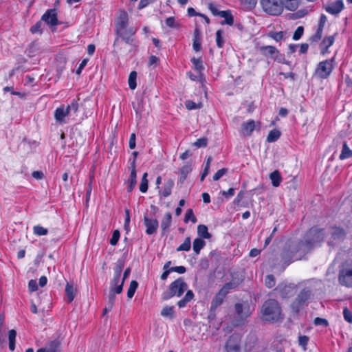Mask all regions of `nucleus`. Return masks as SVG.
I'll return each mask as SVG.
<instances>
[{"mask_svg": "<svg viewBox=\"0 0 352 352\" xmlns=\"http://www.w3.org/2000/svg\"><path fill=\"white\" fill-rule=\"evenodd\" d=\"M322 230L317 228H311L306 234L305 241L298 243H292L288 249H285L282 254V261L288 265L294 260L300 259L302 254L308 252L312 247L323 240Z\"/></svg>", "mask_w": 352, "mask_h": 352, "instance_id": "f257e3e1", "label": "nucleus"}, {"mask_svg": "<svg viewBox=\"0 0 352 352\" xmlns=\"http://www.w3.org/2000/svg\"><path fill=\"white\" fill-rule=\"evenodd\" d=\"M128 21V14L125 11H120L116 19V32L126 43H131L132 42L131 37L135 34L136 29L133 28H127Z\"/></svg>", "mask_w": 352, "mask_h": 352, "instance_id": "f03ea898", "label": "nucleus"}, {"mask_svg": "<svg viewBox=\"0 0 352 352\" xmlns=\"http://www.w3.org/2000/svg\"><path fill=\"white\" fill-rule=\"evenodd\" d=\"M263 319L269 322H276L283 318L281 309L277 301L269 300L265 302L261 309Z\"/></svg>", "mask_w": 352, "mask_h": 352, "instance_id": "7ed1b4c3", "label": "nucleus"}, {"mask_svg": "<svg viewBox=\"0 0 352 352\" xmlns=\"http://www.w3.org/2000/svg\"><path fill=\"white\" fill-rule=\"evenodd\" d=\"M263 10L271 16H279L284 10L282 0H260Z\"/></svg>", "mask_w": 352, "mask_h": 352, "instance_id": "20e7f679", "label": "nucleus"}, {"mask_svg": "<svg viewBox=\"0 0 352 352\" xmlns=\"http://www.w3.org/2000/svg\"><path fill=\"white\" fill-rule=\"evenodd\" d=\"M78 104L75 102H72L67 107L60 106L57 108L54 112L55 120L60 123L65 122V118L72 115V113H76L78 111Z\"/></svg>", "mask_w": 352, "mask_h": 352, "instance_id": "39448f33", "label": "nucleus"}, {"mask_svg": "<svg viewBox=\"0 0 352 352\" xmlns=\"http://www.w3.org/2000/svg\"><path fill=\"white\" fill-rule=\"evenodd\" d=\"M333 67V59L320 62L314 72V76L320 79H325L330 76Z\"/></svg>", "mask_w": 352, "mask_h": 352, "instance_id": "423d86ee", "label": "nucleus"}, {"mask_svg": "<svg viewBox=\"0 0 352 352\" xmlns=\"http://www.w3.org/2000/svg\"><path fill=\"white\" fill-rule=\"evenodd\" d=\"M339 283L346 287H352V261L344 263L339 272Z\"/></svg>", "mask_w": 352, "mask_h": 352, "instance_id": "0eeeda50", "label": "nucleus"}, {"mask_svg": "<svg viewBox=\"0 0 352 352\" xmlns=\"http://www.w3.org/2000/svg\"><path fill=\"white\" fill-rule=\"evenodd\" d=\"M123 265L119 263L114 269L113 278L111 282V292L116 294H120L122 291L124 280H120L121 272Z\"/></svg>", "mask_w": 352, "mask_h": 352, "instance_id": "6e6552de", "label": "nucleus"}, {"mask_svg": "<svg viewBox=\"0 0 352 352\" xmlns=\"http://www.w3.org/2000/svg\"><path fill=\"white\" fill-rule=\"evenodd\" d=\"M187 289V284L181 278L173 282L170 285L171 296H181L184 291Z\"/></svg>", "mask_w": 352, "mask_h": 352, "instance_id": "1a4fd4ad", "label": "nucleus"}, {"mask_svg": "<svg viewBox=\"0 0 352 352\" xmlns=\"http://www.w3.org/2000/svg\"><path fill=\"white\" fill-rule=\"evenodd\" d=\"M233 287L234 285L232 283L226 284L212 300V305L215 307L220 305L222 303L223 298L228 293L229 290Z\"/></svg>", "mask_w": 352, "mask_h": 352, "instance_id": "9d476101", "label": "nucleus"}, {"mask_svg": "<svg viewBox=\"0 0 352 352\" xmlns=\"http://www.w3.org/2000/svg\"><path fill=\"white\" fill-rule=\"evenodd\" d=\"M235 309L238 316L241 319L244 320L250 316L254 310V309L250 307L248 304H240L237 303L235 305Z\"/></svg>", "mask_w": 352, "mask_h": 352, "instance_id": "9b49d317", "label": "nucleus"}, {"mask_svg": "<svg viewBox=\"0 0 352 352\" xmlns=\"http://www.w3.org/2000/svg\"><path fill=\"white\" fill-rule=\"evenodd\" d=\"M129 169L131 170V173L129 175V178L128 179V192H131L134 187L136 185L137 181V174H136V166H135V159H134L131 163V166L129 167Z\"/></svg>", "mask_w": 352, "mask_h": 352, "instance_id": "f8f14e48", "label": "nucleus"}, {"mask_svg": "<svg viewBox=\"0 0 352 352\" xmlns=\"http://www.w3.org/2000/svg\"><path fill=\"white\" fill-rule=\"evenodd\" d=\"M144 224L146 226V233L148 235L156 232L159 226L158 221L156 219H151L147 217L144 218Z\"/></svg>", "mask_w": 352, "mask_h": 352, "instance_id": "ddd939ff", "label": "nucleus"}, {"mask_svg": "<svg viewBox=\"0 0 352 352\" xmlns=\"http://www.w3.org/2000/svg\"><path fill=\"white\" fill-rule=\"evenodd\" d=\"M310 292L307 290H304L298 295L296 300L292 304L293 309L297 312L300 307L309 298Z\"/></svg>", "mask_w": 352, "mask_h": 352, "instance_id": "4468645a", "label": "nucleus"}, {"mask_svg": "<svg viewBox=\"0 0 352 352\" xmlns=\"http://www.w3.org/2000/svg\"><path fill=\"white\" fill-rule=\"evenodd\" d=\"M42 19L50 25H56L58 23L57 14L55 10L47 11L42 16Z\"/></svg>", "mask_w": 352, "mask_h": 352, "instance_id": "2eb2a0df", "label": "nucleus"}, {"mask_svg": "<svg viewBox=\"0 0 352 352\" xmlns=\"http://www.w3.org/2000/svg\"><path fill=\"white\" fill-rule=\"evenodd\" d=\"M343 2L338 0L328 5L326 8V10L330 14H336L340 13L343 10Z\"/></svg>", "mask_w": 352, "mask_h": 352, "instance_id": "dca6fc26", "label": "nucleus"}, {"mask_svg": "<svg viewBox=\"0 0 352 352\" xmlns=\"http://www.w3.org/2000/svg\"><path fill=\"white\" fill-rule=\"evenodd\" d=\"M256 122L250 120L247 122H245L241 126V133L244 136H250L252 131L256 129Z\"/></svg>", "mask_w": 352, "mask_h": 352, "instance_id": "f3484780", "label": "nucleus"}, {"mask_svg": "<svg viewBox=\"0 0 352 352\" xmlns=\"http://www.w3.org/2000/svg\"><path fill=\"white\" fill-rule=\"evenodd\" d=\"M344 232L342 229L339 228H332L331 231V240L329 241V243L333 244L337 241L344 239Z\"/></svg>", "mask_w": 352, "mask_h": 352, "instance_id": "a211bd4d", "label": "nucleus"}, {"mask_svg": "<svg viewBox=\"0 0 352 352\" xmlns=\"http://www.w3.org/2000/svg\"><path fill=\"white\" fill-rule=\"evenodd\" d=\"M282 2H283V7L287 10L295 11L298 8L301 0H282Z\"/></svg>", "mask_w": 352, "mask_h": 352, "instance_id": "6ab92c4d", "label": "nucleus"}, {"mask_svg": "<svg viewBox=\"0 0 352 352\" xmlns=\"http://www.w3.org/2000/svg\"><path fill=\"white\" fill-rule=\"evenodd\" d=\"M334 41L335 37L333 35L327 36L323 39L320 45L321 52L323 54H324L327 52L328 48L333 44Z\"/></svg>", "mask_w": 352, "mask_h": 352, "instance_id": "aec40b11", "label": "nucleus"}, {"mask_svg": "<svg viewBox=\"0 0 352 352\" xmlns=\"http://www.w3.org/2000/svg\"><path fill=\"white\" fill-rule=\"evenodd\" d=\"M226 352H240V346L237 342L230 338L225 346Z\"/></svg>", "mask_w": 352, "mask_h": 352, "instance_id": "412c9836", "label": "nucleus"}, {"mask_svg": "<svg viewBox=\"0 0 352 352\" xmlns=\"http://www.w3.org/2000/svg\"><path fill=\"white\" fill-rule=\"evenodd\" d=\"M173 186H174L173 180L168 179L164 184L163 189L161 191H160V195L162 196H163L164 197H168L171 194L172 189H173Z\"/></svg>", "mask_w": 352, "mask_h": 352, "instance_id": "4be33fe9", "label": "nucleus"}, {"mask_svg": "<svg viewBox=\"0 0 352 352\" xmlns=\"http://www.w3.org/2000/svg\"><path fill=\"white\" fill-rule=\"evenodd\" d=\"M352 157V150L350 149L346 142H343L341 153L339 156L340 160H344Z\"/></svg>", "mask_w": 352, "mask_h": 352, "instance_id": "5701e85b", "label": "nucleus"}, {"mask_svg": "<svg viewBox=\"0 0 352 352\" xmlns=\"http://www.w3.org/2000/svg\"><path fill=\"white\" fill-rule=\"evenodd\" d=\"M219 16L224 18V21L221 23V25L227 24L232 25L234 23L233 16L229 10L221 11L219 13Z\"/></svg>", "mask_w": 352, "mask_h": 352, "instance_id": "b1692460", "label": "nucleus"}, {"mask_svg": "<svg viewBox=\"0 0 352 352\" xmlns=\"http://www.w3.org/2000/svg\"><path fill=\"white\" fill-rule=\"evenodd\" d=\"M270 178L272 181V186L278 187L282 182V177L278 170H276L270 173Z\"/></svg>", "mask_w": 352, "mask_h": 352, "instance_id": "393cba45", "label": "nucleus"}, {"mask_svg": "<svg viewBox=\"0 0 352 352\" xmlns=\"http://www.w3.org/2000/svg\"><path fill=\"white\" fill-rule=\"evenodd\" d=\"M279 290L283 297L290 296L296 292V289L294 285H285L282 288L280 287Z\"/></svg>", "mask_w": 352, "mask_h": 352, "instance_id": "a878e982", "label": "nucleus"}, {"mask_svg": "<svg viewBox=\"0 0 352 352\" xmlns=\"http://www.w3.org/2000/svg\"><path fill=\"white\" fill-rule=\"evenodd\" d=\"M194 294L191 290L187 291L185 296L178 301L177 305L179 308L186 307V304L192 300Z\"/></svg>", "mask_w": 352, "mask_h": 352, "instance_id": "bb28decb", "label": "nucleus"}, {"mask_svg": "<svg viewBox=\"0 0 352 352\" xmlns=\"http://www.w3.org/2000/svg\"><path fill=\"white\" fill-rule=\"evenodd\" d=\"M172 221V215L170 212H167L164 214L162 222L161 228L164 232H166L170 227Z\"/></svg>", "mask_w": 352, "mask_h": 352, "instance_id": "cd10ccee", "label": "nucleus"}, {"mask_svg": "<svg viewBox=\"0 0 352 352\" xmlns=\"http://www.w3.org/2000/svg\"><path fill=\"white\" fill-rule=\"evenodd\" d=\"M260 51L265 55L273 57L275 54H278L276 47L270 45L263 46L260 47Z\"/></svg>", "mask_w": 352, "mask_h": 352, "instance_id": "c85d7f7f", "label": "nucleus"}, {"mask_svg": "<svg viewBox=\"0 0 352 352\" xmlns=\"http://www.w3.org/2000/svg\"><path fill=\"white\" fill-rule=\"evenodd\" d=\"M198 235L203 239H208L211 237V234L208 231V228L205 225H199L197 227Z\"/></svg>", "mask_w": 352, "mask_h": 352, "instance_id": "c756f323", "label": "nucleus"}, {"mask_svg": "<svg viewBox=\"0 0 352 352\" xmlns=\"http://www.w3.org/2000/svg\"><path fill=\"white\" fill-rule=\"evenodd\" d=\"M206 243L201 238H197L193 241L192 248L196 254H199L200 250L204 247Z\"/></svg>", "mask_w": 352, "mask_h": 352, "instance_id": "7c9ffc66", "label": "nucleus"}, {"mask_svg": "<svg viewBox=\"0 0 352 352\" xmlns=\"http://www.w3.org/2000/svg\"><path fill=\"white\" fill-rule=\"evenodd\" d=\"M65 293L67 296L69 302H72L75 298L76 289L74 288L72 285L67 283L65 287Z\"/></svg>", "mask_w": 352, "mask_h": 352, "instance_id": "2f4dec72", "label": "nucleus"}, {"mask_svg": "<svg viewBox=\"0 0 352 352\" xmlns=\"http://www.w3.org/2000/svg\"><path fill=\"white\" fill-rule=\"evenodd\" d=\"M16 336V332L14 329L10 330L8 333L9 348L11 351H14L15 349Z\"/></svg>", "mask_w": 352, "mask_h": 352, "instance_id": "473e14b6", "label": "nucleus"}, {"mask_svg": "<svg viewBox=\"0 0 352 352\" xmlns=\"http://www.w3.org/2000/svg\"><path fill=\"white\" fill-rule=\"evenodd\" d=\"M174 307L173 306H166L164 307L161 311V315L163 317L166 318H173L174 316Z\"/></svg>", "mask_w": 352, "mask_h": 352, "instance_id": "72a5a7b5", "label": "nucleus"}, {"mask_svg": "<svg viewBox=\"0 0 352 352\" xmlns=\"http://www.w3.org/2000/svg\"><path fill=\"white\" fill-rule=\"evenodd\" d=\"M33 233L36 236H45L48 234V230L40 225L33 227Z\"/></svg>", "mask_w": 352, "mask_h": 352, "instance_id": "f704fd0d", "label": "nucleus"}, {"mask_svg": "<svg viewBox=\"0 0 352 352\" xmlns=\"http://www.w3.org/2000/svg\"><path fill=\"white\" fill-rule=\"evenodd\" d=\"M216 43L219 48H222L224 45L225 39L223 38V32L221 30H219L216 32Z\"/></svg>", "mask_w": 352, "mask_h": 352, "instance_id": "c9c22d12", "label": "nucleus"}, {"mask_svg": "<svg viewBox=\"0 0 352 352\" xmlns=\"http://www.w3.org/2000/svg\"><path fill=\"white\" fill-rule=\"evenodd\" d=\"M147 177H148V173H144L143 174L142 179H141V182H140V190L143 193H145L148 190V182L147 179Z\"/></svg>", "mask_w": 352, "mask_h": 352, "instance_id": "e433bc0d", "label": "nucleus"}, {"mask_svg": "<svg viewBox=\"0 0 352 352\" xmlns=\"http://www.w3.org/2000/svg\"><path fill=\"white\" fill-rule=\"evenodd\" d=\"M136 78H137V73L135 71H133L130 73L129 76V86L131 89L134 90L136 88Z\"/></svg>", "mask_w": 352, "mask_h": 352, "instance_id": "4c0bfd02", "label": "nucleus"}, {"mask_svg": "<svg viewBox=\"0 0 352 352\" xmlns=\"http://www.w3.org/2000/svg\"><path fill=\"white\" fill-rule=\"evenodd\" d=\"M193 49L198 52L201 50V43H200V38H199V32L198 30H195V36H194V40H193Z\"/></svg>", "mask_w": 352, "mask_h": 352, "instance_id": "58836bf2", "label": "nucleus"}, {"mask_svg": "<svg viewBox=\"0 0 352 352\" xmlns=\"http://www.w3.org/2000/svg\"><path fill=\"white\" fill-rule=\"evenodd\" d=\"M138 286V283L135 280H132L130 283L129 287L127 291V296L129 298H131L135 292V290L137 289Z\"/></svg>", "mask_w": 352, "mask_h": 352, "instance_id": "ea45409f", "label": "nucleus"}, {"mask_svg": "<svg viewBox=\"0 0 352 352\" xmlns=\"http://www.w3.org/2000/svg\"><path fill=\"white\" fill-rule=\"evenodd\" d=\"M191 243L190 238H186L183 243H182L177 249V251H189L190 249Z\"/></svg>", "mask_w": 352, "mask_h": 352, "instance_id": "a19ab883", "label": "nucleus"}, {"mask_svg": "<svg viewBox=\"0 0 352 352\" xmlns=\"http://www.w3.org/2000/svg\"><path fill=\"white\" fill-rule=\"evenodd\" d=\"M280 135V133L278 131L272 130L269 133V134L267 137V140L269 142H275L276 140H277L279 138Z\"/></svg>", "mask_w": 352, "mask_h": 352, "instance_id": "79ce46f5", "label": "nucleus"}, {"mask_svg": "<svg viewBox=\"0 0 352 352\" xmlns=\"http://www.w3.org/2000/svg\"><path fill=\"white\" fill-rule=\"evenodd\" d=\"M166 25L171 28H178L179 27V23L176 21L175 19L173 16H170L167 18L165 21Z\"/></svg>", "mask_w": 352, "mask_h": 352, "instance_id": "37998d69", "label": "nucleus"}, {"mask_svg": "<svg viewBox=\"0 0 352 352\" xmlns=\"http://www.w3.org/2000/svg\"><path fill=\"white\" fill-rule=\"evenodd\" d=\"M191 61L193 63L195 69L197 72H201L204 69L202 61L200 58H192Z\"/></svg>", "mask_w": 352, "mask_h": 352, "instance_id": "c03bdc74", "label": "nucleus"}, {"mask_svg": "<svg viewBox=\"0 0 352 352\" xmlns=\"http://www.w3.org/2000/svg\"><path fill=\"white\" fill-rule=\"evenodd\" d=\"M192 221L193 223H196L197 222V218L193 214V212H192V209H188L187 211H186V215H185V218H184V221L186 223H187L188 221Z\"/></svg>", "mask_w": 352, "mask_h": 352, "instance_id": "a18cd8bd", "label": "nucleus"}, {"mask_svg": "<svg viewBox=\"0 0 352 352\" xmlns=\"http://www.w3.org/2000/svg\"><path fill=\"white\" fill-rule=\"evenodd\" d=\"M309 337L307 336H299L298 337V344L302 348L304 351L307 349V345L309 342Z\"/></svg>", "mask_w": 352, "mask_h": 352, "instance_id": "49530a36", "label": "nucleus"}, {"mask_svg": "<svg viewBox=\"0 0 352 352\" xmlns=\"http://www.w3.org/2000/svg\"><path fill=\"white\" fill-rule=\"evenodd\" d=\"M185 105L188 110L197 109L201 107V103H195L192 100L186 101Z\"/></svg>", "mask_w": 352, "mask_h": 352, "instance_id": "de8ad7c7", "label": "nucleus"}, {"mask_svg": "<svg viewBox=\"0 0 352 352\" xmlns=\"http://www.w3.org/2000/svg\"><path fill=\"white\" fill-rule=\"evenodd\" d=\"M303 32H304L303 27L298 26L294 33L293 39L295 41L299 40L301 38V36H302Z\"/></svg>", "mask_w": 352, "mask_h": 352, "instance_id": "09e8293b", "label": "nucleus"}, {"mask_svg": "<svg viewBox=\"0 0 352 352\" xmlns=\"http://www.w3.org/2000/svg\"><path fill=\"white\" fill-rule=\"evenodd\" d=\"M208 144V140L206 138H202L198 139L196 142L193 143V145L197 148L206 147Z\"/></svg>", "mask_w": 352, "mask_h": 352, "instance_id": "8fccbe9b", "label": "nucleus"}, {"mask_svg": "<svg viewBox=\"0 0 352 352\" xmlns=\"http://www.w3.org/2000/svg\"><path fill=\"white\" fill-rule=\"evenodd\" d=\"M120 232L116 230L113 232L112 237L110 240V244L112 245H116L118 243V241L120 239Z\"/></svg>", "mask_w": 352, "mask_h": 352, "instance_id": "3c124183", "label": "nucleus"}, {"mask_svg": "<svg viewBox=\"0 0 352 352\" xmlns=\"http://www.w3.org/2000/svg\"><path fill=\"white\" fill-rule=\"evenodd\" d=\"M344 318L349 323H352V312L345 307L343 310Z\"/></svg>", "mask_w": 352, "mask_h": 352, "instance_id": "603ef678", "label": "nucleus"}, {"mask_svg": "<svg viewBox=\"0 0 352 352\" xmlns=\"http://www.w3.org/2000/svg\"><path fill=\"white\" fill-rule=\"evenodd\" d=\"M284 33L283 32H270V36L276 41H279L283 38Z\"/></svg>", "mask_w": 352, "mask_h": 352, "instance_id": "864d4df0", "label": "nucleus"}, {"mask_svg": "<svg viewBox=\"0 0 352 352\" xmlns=\"http://www.w3.org/2000/svg\"><path fill=\"white\" fill-rule=\"evenodd\" d=\"M315 325L316 326H324L327 327L329 324L328 321L326 319L321 318H316L314 321Z\"/></svg>", "mask_w": 352, "mask_h": 352, "instance_id": "5fc2aeb1", "label": "nucleus"}, {"mask_svg": "<svg viewBox=\"0 0 352 352\" xmlns=\"http://www.w3.org/2000/svg\"><path fill=\"white\" fill-rule=\"evenodd\" d=\"M265 285L267 287L271 288L274 286L275 280L272 275H268L265 279Z\"/></svg>", "mask_w": 352, "mask_h": 352, "instance_id": "6e6d98bb", "label": "nucleus"}, {"mask_svg": "<svg viewBox=\"0 0 352 352\" xmlns=\"http://www.w3.org/2000/svg\"><path fill=\"white\" fill-rule=\"evenodd\" d=\"M322 30L318 28L316 34L311 37V41L313 42H318L322 37Z\"/></svg>", "mask_w": 352, "mask_h": 352, "instance_id": "4d7b16f0", "label": "nucleus"}, {"mask_svg": "<svg viewBox=\"0 0 352 352\" xmlns=\"http://www.w3.org/2000/svg\"><path fill=\"white\" fill-rule=\"evenodd\" d=\"M227 172V169L221 168L213 176V179L214 181L219 180L223 175Z\"/></svg>", "mask_w": 352, "mask_h": 352, "instance_id": "13d9d810", "label": "nucleus"}, {"mask_svg": "<svg viewBox=\"0 0 352 352\" xmlns=\"http://www.w3.org/2000/svg\"><path fill=\"white\" fill-rule=\"evenodd\" d=\"M208 8L210 10V12L212 13V14H214L215 16H219V13L221 12V11H219L217 10V7L214 4L209 3Z\"/></svg>", "mask_w": 352, "mask_h": 352, "instance_id": "bf43d9fd", "label": "nucleus"}, {"mask_svg": "<svg viewBox=\"0 0 352 352\" xmlns=\"http://www.w3.org/2000/svg\"><path fill=\"white\" fill-rule=\"evenodd\" d=\"M129 148L133 149L135 147V134L131 133L129 142Z\"/></svg>", "mask_w": 352, "mask_h": 352, "instance_id": "052dcab7", "label": "nucleus"}, {"mask_svg": "<svg viewBox=\"0 0 352 352\" xmlns=\"http://www.w3.org/2000/svg\"><path fill=\"white\" fill-rule=\"evenodd\" d=\"M29 289L31 292H34L37 289V283L35 280H30L28 283Z\"/></svg>", "mask_w": 352, "mask_h": 352, "instance_id": "680f3d73", "label": "nucleus"}, {"mask_svg": "<svg viewBox=\"0 0 352 352\" xmlns=\"http://www.w3.org/2000/svg\"><path fill=\"white\" fill-rule=\"evenodd\" d=\"M87 63H88V59H86V58H85V59H83V60H82V62L80 63V65H79L78 68V69H77V70H76V74H77L78 75H79V74L81 73L82 70V69H83V68L87 65Z\"/></svg>", "mask_w": 352, "mask_h": 352, "instance_id": "e2e57ef3", "label": "nucleus"}, {"mask_svg": "<svg viewBox=\"0 0 352 352\" xmlns=\"http://www.w3.org/2000/svg\"><path fill=\"white\" fill-rule=\"evenodd\" d=\"M327 16L324 14H322L320 18V22H319L318 28H319V29L321 28V30H323V28L324 26V24L327 22Z\"/></svg>", "mask_w": 352, "mask_h": 352, "instance_id": "0e129e2a", "label": "nucleus"}, {"mask_svg": "<svg viewBox=\"0 0 352 352\" xmlns=\"http://www.w3.org/2000/svg\"><path fill=\"white\" fill-rule=\"evenodd\" d=\"M171 272H176L179 274H184L186 272V268L184 266H177L170 268Z\"/></svg>", "mask_w": 352, "mask_h": 352, "instance_id": "69168bd1", "label": "nucleus"}, {"mask_svg": "<svg viewBox=\"0 0 352 352\" xmlns=\"http://www.w3.org/2000/svg\"><path fill=\"white\" fill-rule=\"evenodd\" d=\"M125 214H126V218H125L124 228L126 230L128 228L129 223H130V212H129V210L126 209L125 210Z\"/></svg>", "mask_w": 352, "mask_h": 352, "instance_id": "338daca9", "label": "nucleus"}, {"mask_svg": "<svg viewBox=\"0 0 352 352\" xmlns=\"http://www.w3.org/2000/svg\"><path fill=\"white\" fill-rule=\"evenodd\" d=\"M32 177L36 179H41L43 177V173L41 171H34L32 174Z\"/></svg>", "mask_w": 352, "mask_h": 352, "instance_id": "774afa93", "label": "nucleus"}]
</instances>
